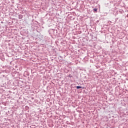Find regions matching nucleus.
I'll return each instance as SVG.
<instances>
[{
  "label": "nucleus",
  "instance_id": "1",
  "mask_svg": "<svg viewBox=\"0 0 128 128\" xmlns=\"http://www.w3.org/2000/svg\"><path fill=\"white\" fill-rule=\"evenodd\" d=\"M18 18H20V19L22 18V14H20L18 16Z\"/></svg>",
  "mask_w": 128,
  "mask_h": 128
},
{
  "label": "nucleus",
  "instance_id": "2",
  "mask_svg": "<svg viewBox=\"0 0 128 128\" xmlns=\"http://www.w3.org/2000/svg\"><path fill=\"white\" fill-rule=\"evenodd\" d=\"M76 88L78 89V88H82V86H76Z\"/></svg>",
  "mask_w": 128,
  "mask_h": 128
},
{
  "label": "nucleus",
  "instance_id": "3",
  "mask_svg": "<svg viewBox=\"0 0 128 128\" xmlns=\"http://www.w3.org/2000/svg\"><path fill=\"white\" fill-rule=\"evenodd\" d=\"M94 12H98L97 8H94Z\"/></svg>",
  "mask_w": 128,
  "mask_h": 128
}]
</instances>
